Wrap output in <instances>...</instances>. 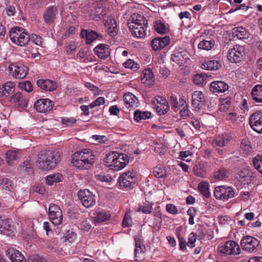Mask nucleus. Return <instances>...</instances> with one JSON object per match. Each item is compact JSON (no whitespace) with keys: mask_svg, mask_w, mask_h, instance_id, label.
Here are the masks:
<instances>
[{"mask_svg":"<svg viewBox=\"0 0 262 262\" xmlns=\"http://www.w3.org/2000/svg\"><path fill=\"white\" fill-rule=\"evenodd\" d=\"M61 160L59 151L44 150L39 152L37 163L38 167L43 170L54 169Z\"/></svg>","mask_w":262,"mask_h":262,"instance_id":"1","label":"nucleus"},{"mask_svg":"<svg viewBox=\"0 0 262 262\" xmlns=\"http://www.w3.org/2000/svg\"><path fill=\"white\" fill-rule=\"evenodd\" d=\"M95 157L92 150L90 149H83L73 155L72 163L78 168L88 169L95 163Z\"/></svg>","mask_w":262,"mask_h":262,"instance_id":"2","label":"nucleus"},{"mask_svg":"<svg viewBox=\"0 0 262 262\" xmlns=\"http://www.w3.org/2000/svg\"><path fill=\"white\" fill-rule=\"evenodd\" d=\"M129 157L124 154L111 151L106 155L104 159L105 165L114 170L123 168L128 164Z\"/></svg>","mask_w":262,"mask_h":262,"instance_id":"3","label":"nucleus"},{"mask_svg":"<svg viewBox=\"0 0 262 262\" xmlns=\"http://www.w3.org/2000/svg\"><path fill=\"white\" fill-rule=\"evenodd\" d=\"M241 246L244 250L249 252H256L260 248V241L251 236H244Z\"/></svg>","mask_w":262,"mask_h":262,"instance_id":"4","label":"nucleus"},{"mask_svg":"<svg viewBox=\"0 0 262 262\" xmlns=\"http://www.w3.org/2000/svg\"><path fill=\"white\" fill-rule=\"evenodd\" d=\"M245 48L243 46L235 45L228 50V59L232 63H238L244 59Z\"/></svg>","mask_w":262,"mask_h":262,"instance_id":"5","label":"nucleus"},{"mask_svg":"<svg viewBox=\"0 0 262 262\" xmlns=\"http://www.w3.org/2000/svg\"><path fill=\"white\" fill-rule=\"evenodd\" d=\"M152 107L159 115H164L169 110V103L165 98L157 95L152 100Z\"/></svg>","mask_w":262,"mask_h":262,"instance_id":"6","label":"nucleus"},{"mask_svg":"<svg viewBox=\"0 0 262 262\" xmlns=\"http://www.w3.org/2000/svg\"><path fill=\"white\" fill-rule=\"evenodd\" d=\"M219 253L224 255H237L241 252L239 245L233 241H227L224 245L220 246L217 248Z\"/></svg>","mask_w":262,"mask_h":262,"instance_id":"7","label":"nucleus"},{"mask_svg":"<svg viewBox=\"0 0 262 262\" xmlns=\"http://www.w3.org/2000/svg\"><path fill=\"white\" fill-rule=\"evenodd\" d=\"M135 181L136 173L133 171H128L120 176L118 182L121 187L130 189L133 188Z\"/></svg>","mask_w":262,"mask_h":262,"instance_id":"8","label":"nucleus"},{"mask_svg":"<svg viewBox=\"0 0 262 262\" xmlns=\"http://www.w3.org/2000/svg\"><path fill=\"white\" fill-rule=\"evenodd\" d=\"M49 217L50 221L55 225H59L62 223L63 220L62 212L60 207L54 204L50 205L49 208Z\"/></svg>","mask_w":262,"mask_h":262,"instance_id":"9","label":"nucleus"},{"mask_svg":"<svg viewBox=\"0 0 262 262\" xmlns=\"http://www.w3.org/2000/svg\"><path fill=\"white\" fill-rule=\"evenodd\" d=\"M78 195L82 205L86 208H90L96 203L95 195L88 189L80 190Z\"/></svg>","mask_w":262,"mask_h":262,"instance_id":"10","label":"nucleus"},{"mask_svg":"<svg viewBox=\"0 0 262 262\" xmlns=\"http://www.w3.org/2000/svg\"><path fill=\"white\" fill-rule=\"evenodd\" d=\"M234 195V191L230 187L219 186L216 187L214 190V196L220 200H227L233 198Z\"/></svg>","mask_w":262,"mask_h":262,"instance_id":"11","label":"nucleus"},{"mask_svg":"<svg viewBox=\"0 0 262 262\" xmlns=\"http://www.w3.org/2000/svg\"><path fill=\"white\" fill-rule=\"evenodd\" d=\"M171 59L176 63L183 65L189 59V54L185 49L178 47L174 50Z\"/></svg>","mask_w":262,"mask_h":262,"instance_id":"12","label":"nucleus"},{"mask_svg":"<svg viewBox=\"0 0 262 262\" xmlns=\"http://www.w3.org/2000/svg\"><path fill=\"white\" fill-rule=\"evenodd\" d=\"M9 70L13 76L17 79L25 78L28 73L27 67L19 63L11 64L9 66Z\"/></svg>","mask_w":262,"mask_h":262,"instance_id":"13","label":"nucleus"},{"mask_svg":"<svg viewBox=\"0 0 262 262\" xmlns=\"http://www.w3.org/2000/svg\"><path fill=\"white\" fill-rule=\"evenodd\" d=\"M53 106L54 102L48 99L38 100L34 105L36 111L41 113L50 112L53 108Z\"/></svg>","mask_w":262,"mask_h":262,"instance_id":"14","label":"nucleus"},{"mask_svg":"<svg viewBox=\"0 0 262 262\" xmlns=\"http://www.w3.org/2000/svg\"><path fill=\"white\" fill-rule=\"evenodd\" d=\"M58 14L57 8L55 6L47 7L43 13L42 17L44 21L47 24H52L55 21Z\"/></svg>","mask_w":262,"mask_h":262,"instance_id":"15","label":"nucleus"},{"mask_svg":"<svg viewBox=\"0 0 262 262\" xmlns=\"http://www.w3.org/2000/svg\"><path fill=\"white\" fill-rule=\"evenodd\" d=\"M239 178L247 184H253L255 181L256 173L248 168H244L239 172Z\"/></svg>","mask_w":262,"mask_h":262,"instance_id":"16","label":"nucleus"},{"mask_svg":"<svg viewBox=\"0 0 262 262\" xmlns=\"http://www.w3.org/2000/svg\"><path fill=\"white\" fill-rule=\"evenodd\" d=\"M170 42V38L168 36L163 37H155L151 42V46L153 50H160L167 46Z\"/></svg>","mask_w":262,"mask_h":262,"instance_id":"17","label":"nucleus"},{"mask_svg":"<svg viewBox=\"0 0 262 262\" xmlns=\"http://www.w3.org/2000/svg\"><path fill=\"white\" fill-rule=\"evenodd\" d=\"M11 223L8 219H3L0 217V233L7 236L11 235L13 233V226Z\"/></svg>","mask_w":262,"mask_h":262,"instance_id":"18","label":"nucleus"},{"mask_svg":"<svg viewBox=\"0 0 262 262\" xmlns=\"http://www.w3.org/2000/svg\"><path fill=\"white\" fill-rule=\"evenodd\" d=\"M10 101L15 106L23 108L27 105L28 101L20 92H17L10 98Z\"/></svg>","mask_w":262,"mask_h":262,"instance_id":"19","label":"nucleus"},{"mask_svg":"<svg viewBox=\"0 0 262 262\" xmlns=\"http://www.w3.org/2000/svg\"><path fill=\"white\" fill-rule=\"evenodd\" d=\"M80 36L82 38H85V42L87 44H90L94 40L98 38H101L103 36L102 34L95 31H88L86 30H82L81 32Z\"/></svg>","mask_w":262,"mask_h":262,"instance_id":"20","label":"nucleus"},{"mask_svg":"<svg viewBox=\"0 0 262 262\" xmlns=\"http://www.w3.org/2000/svg\"><path fill=\"white\" fill-rule=\"evenodd\" d=\"M15 91V84L13 82L8 81L0 85V97L6 98Z\"/></svg>","mask_w":262,"mask_h":262,"instance_id":"21","label":"nucleus"},{"mask_svg":"<svg viewBox=\"0 0 262 262\" xmlns=\"http://www.w3.org/2000/svg\"><path fill=\"white\" fill-rule=\"evenodd\" d=\"M36 84L41 89L47 91H53L57 87L56 83L50 79H39Z\"/></svg>","mask_w":262,"mask_h":262,"instance_id":"22","label":"nucleus"},{"mask_svg":"<svg viewBox=\"0 0 262 262\" xmlns=\"http://www.w3.org/2000/svg\"><path fill=\"white\" fill-rule=\"evenodd\" d=\"M141 81L143 83L149 86L154 85L155 77L151 69L148 68L143 71Z\"/></svg>","mask_w":262,"mask_h":262,"instance_id":"23","label":"nucleus"},{"mask_svg":"<svg viewBox=\"0 0 262 262\" xmlns=\"http://www.w3.org/2000/svg\"><path fill=\"white\" fill-rule=\"evenodd\" d=\"M249 123L255 131L262 133V116H250Z\"/></svg>","mask_w":262,"mask_h":262,"instance_id":"24","label":"nucleus"},{"mask_svg":"<svg viewBox=\"0 0 262 262\" xmlns=\"http://www.w3.org/2000/svg\"><path fill=\"white\" fill-rule=\"evenodd\" d=\"M106 32L111 37L115 36L118 33L116 21L115 19L110 18L105 20Z\"/></svg>","mask_w":262,"mask_h":262,"instance_id":"25","label":"nucleus"},{"mask_svg":"<svg viewBox=\"0 0 262 262\" xmlns=\"http://www.w3.org/2000/svg\"><path fill=\"white\" fill-rule=\"evenodd\" d=\"M123 101L127 108H134L138 106V99L136 97L131 93H125L123 97Z\"/></svg>","mask_w":262,"mask_h":262,"instance_id":"26","label":"nucleus"},{"mask_svg":"<svg viewBox=\"0 0 262 262\" xmlns=\"http://www.w3.org/2000/svg\"><path fill=\"white\" fill-rule=\"evenodd\" d=\"M94 52L99 58L105 59L110 54L108 46L105 44H99L94 49Z\"/></svg>","mask_w":262,"mask_h":262,"instance_id":"27","label":"nucleus"},{"mask_svg":"<svg viewBox=\"0 0 262 262\" xmlns=\"http://www.w3.org/2000/svg\"><path fill=\"white\" fill-rule=\"evenodd\" d=\"M147 26H133L128 25V28L132 32L133 35L137 38H143L146 35Z\"/></svg>","mask_w":262,"mask_h":262,"instance_id":"28","label":"nucleus"},{"mask_svg":"<svg viewBox=\"0 0 262 262\" xmlns=\"http://www.w3.org/2000/svg\"><path fill=\"white\" fill-rule=\"evenodd\" d=\"M7 254L12 262H24V256L18 250L9 249L7 251Z\"/></svg>","mask_w":262,"mask_h":262,"instance_id":"29","label":"nucleus"},{"mask_svg":"<svg viewBox=\"0 0 262 262\" xmlns=\"http://www.w3.org/2000/svg\"><path fill=\"white\" fill-rule=\"evenodd\" d=\"M203 98V94L201 91H196L192 93L191 104L194 109H200Z\"/></svg>","mask_w":262,"mask_h":262,"instance_id":"30","label":"nucleus"},{"mask_svg":"<svg viewBox=\"0 0 262 262\" xmlns=\"http://www.w3.org/2000/svg\"><path fill=\"white\" fill-rule=\"evenodd\" d=\"M6 162L9 165H12L14 162L20 157V155L18 151L14 150H10L6 152Z\"/></svg>","mask_w":262,"mask_h":262,"instance_id":"31","label":"nucleus"},{"mask_svg":"<svg viewBox=\"0 0 262 262\" xmlns=\"http://www.w3.org/2000/svg\"><path fill=\"white\" fill-rule=\"evenodd\" d=\"M148 24L147 20L145 18L140 14H134L132 16V20L131 22L128 23V25H132L133 26H147Z\"/></svg>","mask_w":262,"mask_h":262,"instance_id":"32","label":"nucleus"},{"mask_svg":"<svg viewBox=\"0 0 262 262\" xmlns=\"http://www.w3.org/2000/svg\"><path fill=\"white\" fill-rule=\"evenodd\" d=\"M105 14L106 10L102 7L95 8L94 10H92L91 13L92 18L96 21H99L102 19Z\"/></svg>","mask_w":262,"mask_h":262,"instance_id":"33","label":"nucleus"},{"mask_svg":"<svg viewBox=\"0 0 262 262\" xmlns=\"http://www.w3.org/2000/svg\"><path fill=\"white\" fill-rule=\"evenodd\" d=\"M211 76L205 73L196 74L193 76V82L196 85H203L206 83L207 78Z\"/></svg>","mask_w":262,"mask_h":262,"instance_id":"34","label":"nucleus"},{"mask_svg":"<svg viewBox=\"0 0 262 262\" xmlns=\"http://www.w3.org/2000/svg\"><path fill=\"white\" fill-rule=\"evenodd\" d=\"M253 99L257 102H262V85L254 86L251 92Z\"/></svg>","mask_w":262,"mask_h":262,"instance_id":"35","label":"nucleus"},{"mask_svg":"<svg viewBox=\"0 0 262 262\" xmlns=\"http://www.w3.org/2000/svg\"><path fill=\"white\" fill-rule=\"evenodd\" d=\"M232 32L234 36H236L238 39L247 38L248 36V32L246 28L243 27H236L233 29Z\"/></svg>","mask_w":262,"mask_h":262,"instance_id":"36","label":"nucleus"},{"mask_svg":"<svg viewBox=\"0 0 262 262\" xmlns=\"http://www.w3.org/2000/svg\"><path fill=\"white\" fill-rule=\"evenodd\" d=\"M23 31H25V29L19 27H15L10 30L9 36L13 43H16L17 40L19 37V34L22 33Z\"/></svg>","mask_w":262,"mask_h":262,"instance_id":"37","label":"nucleus"},{"mask_svg":"<svg viewBox=\"0 0 262 262\" xmlns=\"http://www.w3.org/2000/svg\"><path fill=\"white\" fill-rule=\"evenodd\" d=\"M0 186L4 190L12 191L14 190L15 186L13 182L8 178H3L0 180Z\"/></svg>","mask_w":262,"mask_h":262,"instance_id":"38","label":"nucleus"},{"mask_svg":"<svg viewBox=\"0 0 262 262\" xmlns=\"http://www.w3.org/2000/svg\"><path fill=\"white\" fill-rule=\"evenodd\" d=\"M154 28L156 32L161 34H164L168 31V28L160 20L155 21Z\"/></svg>","mask_w":262,"mask_h":262,"instance_id":"39","label":"nucleus"},{"mask_svg":"<svg viewBox=\"0 0 262 262\" xmlns=\"http://www.w3.org/2000/svg\"><path fill=\"white\" fill-rule=\"evenodd\" d=\"M230 140V137L227 135L222 134L221 136H219L216 138L214 141H215L216 145L223 147L225 146L228 142Z\"/></svg>","mask_w":262,"mask_h":262,"instance_id":"40","label":"nucleus"},{"mask_svg":"<svg viewBox=\"0 0 262 262\" xmlns=\"http://www.w3.org/2000/svg\"><path fill=\"white\" fill-rule=\"evenodd\" d=\"M228 89V85L222 81H214V93H223Z\"/></svg>","mask_w":262,"mask_h":262,"instance_id":"41","label":"nucleus"},{"mask_svg":"<svg viewBox=\"0 0 262 262\" xmlns=\"http://www.w3.org/2000/svg\"><path fill=\"white\" fill-rule=\"evenodd\" d=\"M30 35L27 32H25V31H23L22 33L19 34V37L15 43L20 46H24L28 44L30 41Z\"/></svg>","mask_w":262,"mask_h":262,"instance_id":"42","label":"nucleus"},{"mask_svg":"<svg viewBox=\"0 0 262 262\" xmlns=\"http://www.w3.org/2000/svg\"><path fill=\"white\" fill-rule=\"evenodd\" d=\"M198 189L201 194L205 198H208L210 196L209 191L208 184L207 182H202L198 185Z\"/></svg>","mask_w":262,"mask_h":262,"instance_id":"43","label":"nucleus"},{"mask_svg":"<svg viewBox=\"0 0 262 262\" xmlns=\"http://www.w3.org/2000/svg\"><path fill=\"white\" fill-rule=\"evenodd\" d=\"M110 214L105 211L97 212L95 221L97 223L105 222L110 219Z\"/></svg>","mask_w":262,"mask_h":262,"instance_id":"44","label":"nucleus"},{"mask_svg":"<svg viewBox=\"0 0 262 262\" xmlns=\"http://www.w3.org/2000/svg\"><path fill=\"white\" fill-rule=\"evenodd\" d=\"M240 147L245 155L247 156L251 151V146L250 142L247 139L242 140Z\"/></svg>","mask_w":262,"mask_h":262,"instance_id":"45","label":"nucleus"},{"mask_svg":"<svg viewBox=\"0 0 262 262\" xmlns=\"http://www.w3.org/2000/svg\"><path fill=\"white\" fill-rule=\"evenodd\" d=\"M228 173L226 168H221L214 173V179L218 180H224L228 177Z\"/></svg>","mask_w":262,"mask_h":262,"instance_id":"46","label":"nucleus"},{"mask_svg":"<svg viewBox=\"0 0 262 262\" xmlns=\"http://www.w3.org/2000/svg\"><path fill=\"white\" fill-rule=\"evenodd\" d=\"M153 174L157 178H164L167 177V173L162 166L155 167L153 170Z\"/></svg>","mask_w":262,"mask_h":262,"instance_id":"47","label":"nucleus"},{"mask_svg":"<svg viewBox=\"0 0 262 262\" xmlns=\"http://www.w3.org/2000/svg\"><path fill=\"white\" fill-rule=\"evenodd\" d=\"M254 167L257 171L262 173V156L258 155L252 160Z\"/></svg>","mask_w":262,"mask_h":262,"instance_id":"48","label":"nucleus"},{"mask_svg":"<svg viewBox=\"0 0 262 262\" xmlns=\"http://www.w3.org/2000/svg\"><path fill=\"white\" fill-rule=\"evenodd\" d=\"M61 178V176L58 173L49 175L46 178V183L49 185H52L54 182H60Z\"/></svg>","mask_w":262,"mask_h":262,"instance_id":"49","label":"nucleus"},{"mask_svg":"<svg viewBox=\"0 0 262 262\" xmlns=\"http://www.w3.org/2000/svg\"><path fill=\"white\" fill-rule=\"evenodd\" d=\"M179 109H180V115H188L189 112L185 100L180 98L179 101Z\"/></svg>","mask_w":262,"mask_h":262,"instance_id":"50","label":"nucleus"},{"mask_svg":"<svg viewBox=\"0 0 262 262\" xmlns=\"http://www.w3.org/2000/svg\"><path fill=\"white\" fill-rule=\"evenodd\" d=\"M220 101L219 110L221 112H225L228 110L230 104V100L227 98L226 99H222Z\"/></svg>","mask_w":262,"mask_h":262,"instance_id":"51","label":"nucleus"},{"mask_svg":"<svg viewBox=\"0 0 262 262\" xmlns=\"http://www.w3.org/2000/svg\"><path fill=\"white\" fill-rule=\"evenodd\" d=\"M123 66L126 68L132 69L134 71H136L139 68V64L135 62L134 60L129 59L123 63Z\"/></svg>","mask_w":262,"mask_h":262,"instance_id":"52","label":"nucleus"},{"mask_svg":"<svg viewBox=\"0 0 262 262\" xmlns=\"http://www.w3.org/2000/svg\"><path fill=\"white\" fill-rule=\"evenodd\" d=\"M152 206L148 203H143L137 209L138 212H142L145 214H149L151 212Z\"/></svg>","mask_w":262,"mask_h":262,"instance_id":"53","label":"nucleus"},{"mask_svg":"<svg viewBox=\"0 0 262 262\" xmlns=\"http://www.w3.org/2000/svg\"><path fill=\"white\" fill-rule=\"evenodd\" d=\"M194 173L195 176L203 178L206 176V171L200 165H196L193 168Z\"/></svg>","mask_w":262,"mask_h":262,"instance_id":"54","label":"nucleus"},{"mask_svg":"<svg viewBox=\"0 0 262 262\" xmlns=\"http://www.w3.org/2000/svg\"><path fill=\"white\" fill-rule=\"evenodd\" d=\"M19 86L21 89L24 90L27 92H30L33 90L32 84L29 81L20 82Z\"/></svg>","mask_w":262,"mask_h":262,"instance_id":"55","label":"nucleus"},{"mask_svg":"<svg viewBox=\"0 0 262 262\" xmlns=\"http://www.w3.org/2000/svg\"><path fill=\"white\" fill-rule=\"evenodd\" d=\"M212 43L211 41L208 40H202L201 41L198 45V48L199 49L206 50H210L212 48Z\"/></svg>","mask_w":262,"mask_h":262,"instance_id":"56","label":"nucleus"},{"mask_svg":"<svg viewBox=\"0 0 262 262\" xmlns=\"http://www.w3.org/2000/svg\"><path fill=\"white\" fill-rule=\"evenodd\" d=\"M196 234L194 232L189 234L188 237V242L187 243V246L190 248H193L195 246L194 243L196 239Z\"/></svg>","mask_w":262,"mask_h":262,"instance_id":"57","label":"nucleus"},{"mask_svg":"<svg viewBox=\"0 0 262 262\" xmlns=\"http://www.w3.org/2000/svg\"><path fill=\"white\" fill-rule=\"evenodd\" d=\"M30 40L32 41L33 43L37 45L40 46H42V38L36 34H32V35L30 36Z\"/></svg>","mask_w":262,"mask_h":262,"instance_id":"58","label":"nucleus"},{"mask_svg":"<svg viewBox=\"0 0 262 262\" xmlns=\"http://www.w3.org/2000/svg\"><path fill=\"white\" fill-rule=\"evenodd\" d=\"M132 224V220L131 216L127 214H125L122 221V226L124 227H128L131 226Z\"/></svg>","mask_w":262,"mask_h":262,"instance_id":"59","label":"nucleus"},{"mask_svg":"<svg viewBox=\"0 0 262 262\" xmlns=\"http://www.w3.org/2000/svg\"><path fill=\"white\" fill-rule=\"evenodd\" d=\"M76 120L72 117L71 118H62L61 119V122L63 124H65L66 126H71L73 124L75 123Z\"/></svg>","mask_w":262,"mask_h":262,"instance_id":"60","label":"nucleus"},{"mask_svg":"<svg viewBox=\"0 0 262 262\" xmlns=\"http://www.w3.org/2000/svg\"><path fill=\"white\" fill-rule=\"evenodd\" d=\"M105 99L103 97H98L96 100L92 102L90 105V108H93L97 106H99L104 103Z\"/></svg>","mask_w":262,"mask_h":262,"instance_id":"61","label":"nucleus"},{"mask_svg":"<svg viewBox=\"0 0 262 262\" xmlns=\"http://www.w3.org/2000/svg\"><path fill=\"white\" fill-rule=\"evenodd\" d=\"M77 237V234L72 231L68 230L67 231V235L66 236V240L69 242L72 243L74 241Z\"/></svg>","mask_w":262,"mask_h":262,"instance_id":"62","label":"nucleus"},{"mask_svg":"<svg viewBox=\"0 0 262 262\" xmlns=\"http://www.w3.org/2000/svg\"><path fill=\"white\" fill-rule=\"evenodd\" d=\"M169 102L172 108L174 110H178L180 108L179 102L178 101L176 97H174L173 96H170Z\"/></svg>","mask_w":262,"mask_h":262,"instance_id":"63","label":"nucleus"},{"mask_svg":"<svg viewBox=\"0 0 262 262\" xmlns=\"http://www.w3.org/2000/svg\"><path fill=\"white\" fill-rule=\"evenodd\" d=\"M223 61L219 57H215L214 59V70H219L222 68Z\"/></svg>","mask_w":262,"mask_h":262,"instance_id":"64","label":"nucleus"}]
</instances>
